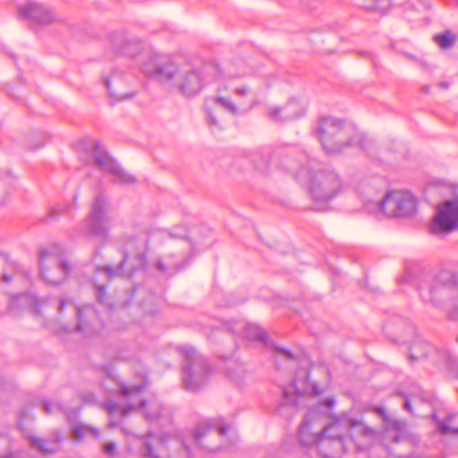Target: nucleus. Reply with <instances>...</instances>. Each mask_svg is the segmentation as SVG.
Instances as JSON below:
<instances>
[{
  "mask_svg": "<svg viewBox=\"0 0 458 458\" xmlns=\"http://www.w3.org/2000/svg\"><path fill=\"white\" fill-rule=\"evenodd\" d=\"M98 253H99V250H96L95 255H97Z\"/></svg>",
  "mask_w": 458,
  "mask_h": 458,
  "instance_id": "3c124183",
  "label": "nucleus"
},
{
  "mask_svg": "<svg viewBox=\"0 0 458 458\" xmlns=\"http://www.w3.org/2000/svg\"><path fill=\"white\" fill-rule=\"evenodd\" d=\"M431 418L436 422L437 428L441 434L458 436V428L450 426V422L454 420V414H448L445 419L439 420L436 413H432Z\"/></svg>",
  "mask_w": 458,
  "mask_h": 458,
  "instance_id": "b1692460",
  "label": "nucleus"
},
{
  "mask_svg": "<svg viewBox=\"0 0 458 458\" xmlns=\"http://www.w3.org/2000/svg\"><path fill=\"white\" fill-rule=\"evenodd\" d=\"M172 257L165 258V260L158 259L157 261V268L163 273H170L177 271L180 267L176 263L172 262Z\"/></svg>",
  "mask_w": 458,
  "mask_h": 458,
  "instance_id": "2f4dec72",
  "label": "nucleus"
},
{
  "mask_svg": "<svg viewBox=\"0 0 458 458\" xmlns=\"http://www.w3.org/2000/svg\"><path fill=\"white\" fill-rule=\"evenodd\" d=\"M311 420L305 416L299 428V437L301 445L316 446L318 453L325 458H335L345 452L344 441L349 425L346 420H335L318 434L311 433Z\"/></svg>",
  "mask_w": 458,
  "mask_h": 458,
  "instance_id": "20e7f679",
  "label": "nucleus"
},
{
  "mask_svg": "<svg viewBox=\"0 0 458 458\" xmlns=\"http://www.w3.org/2000/svg\"><path fill=\"white\" fill-rule=\"evenodd\" d=\"M325 404H326L327 407H332V406L335 404V400H334V398H327V399L325 401Z\"/></svg>",
  "mask_w": 458,
  "mask_h": 458,
  "instance_id": "ea45409f",
  "label": "nucleus"
},
{
  "mask_svg": "<svg viewBox=\"0 0 458 458\" xmlns=\"http://www.w3.org/2000/svg\"><path fill=\"white\" fill-rule=\"evenodd\" d=\"M182 352L185 359L182 372L183 387L187 391L196 392L207 383L211 369L206 359L192 346H182Z\"/></svg>",
  "mask_w": 458,
  "mask_h": 458,
  "instance_id": "0eeeda50",
  "label": "nucleus"
},
{
  "mask_svg": "<svg viewBox=\"0 0 458 458\" xmlns=\"http://www.w3.org/2000/svg\"><path fill=\"white\" fill-rule=\"evenodd\" d=\"M122 240L123 259L119 266L115 269L110 266L98 268V272H103L107 279L116 276H131L137 268L144 265L148 243L149 240H155V238L151 235L140 237L136 234H125Z\"/></svg>",
  "mask_w": 458,
  "mask_h": 458,
  "instance_id": "423d86ee",
  "label": "nucleus"
},
{
  "mask_svg": "<svg viewBox=\"0 0 458 458\" xmlns=\"http://www.w3.org/2000/svg\"><path fill=\"white\" fill-rule=\"evenodd\" d=\"M438 86L441 87L442 89H448L449 83L446 81H441L438 83Z\"/></svg>",
  "mask_w": 458,
  "mask_h": 458,
  "instance_id": "37998d69",
  "label": "nucleus"
},
{
  "mask_svg": "<svg viewBox=\"0 0 458 458\" xmlns=\"http://www.w3.org/2000/svg\"><path fill=\"white\" fill-rule=\"evenodd\" d=\"M349 429L348 433L352 437L355 438L357 436H363L366 437H372L375 434V430L367 425H365L362 421L360 420H351L348 421Z\"/></svg>",
  "mask_w": 458,
  "mask_h": 458,
  "instance_id": "a878e982",
  "label": "nucleus"
},
{
  "mask_svg": "<svg viewBox=\"0 0 458 458\" xmlns=\"http://www.w3.org/2000/svg\"><path fill=\"white\" fill-rule=\"evenodd\" d=\"M110 410H111L113 412H114V411H116V409H115L114 407H112Z\"/></svg>",
  "mask_w": 458,
  "mask_h": 458,
  "instance_id": "8fccbe9b",
  "label": "nucleus"
},
{
  "mask_svg": "<svg viewBox=\"0 0 458 458\" xmlns=\"http://www.w3.org/2000/svg\"><path fill=\"white\" fill-rule=\"evenodd\" d=\"M233 92L234 95H236L240 98H245L250 93V89H249V87H247L245 85H240V86L235 87L233 89Z\"/></svg>",
  "mask_w": 458,
  "mask_h": 458,
  "instance_id": "72a5a7b5",
  "label": "nucleus"
},
{
  "mask_svg": "<svg viewBox=\"0 0 458 458\" xmlns=\"http://www.w3.org/2000/svg\"><path fill=\"white\" fill-rule=\"evenodd\" d=\"M432 345L425 341H417L412 344L410 349V359L411 360H418L421 358L428 356L431 350Z\"/></svg>",
  "mask_w": 458,
  "mask_h": 458,
  "instance_id": "393cba45",
  "label": "nucleus"
},
{
  "mask_svg": "<svg viewBox=\"0 0 458 458\" xmlns=\"http://www.w3.org/2000/svg\"><path fill=\"white\" fill-rule=\"evenodd\" d=\"M377 9L380 11H387L393 4V0H374Z\"/></svg>",
  "mask_w": 458,
  "mask_h": 458,
  "instance_id": "c9c22d12",
  "label": "nucleus"
},
{
  "mask_svg": "<svg viewBox=\"0 0 458 458\" xmlns=\"http://www.w3.org/2000/svg\"><path fill=\"white\" fill-rule=\"evenodd\" d=\"M188 236V230L183 225H177L174 227L171 231L163 229L157 230L151 233V237L155 238V240H162L164 238H172V239H186Z\"/></svg>",
  "mask_w": 458,
  "mask_h": 458,
  "instance_id": "5701e85b",
  "label": "nucleus"
},
{
  "mask_svg": "<svg viewBox=\"0 0 458 458\" xmlns=\"http://www.w3.org/2000/svg\"><path fill=\"white\" fill-rule=\"evenodd\" d=\"M375 411H376V412H377V413L380 414L383 418H385V417H386V411H385V410H384L383 408H381V407H377V408L375 409Z\"/></svg>",
  "mask_w": 458,
  "mask_h": 458,
  "instance_id": "a19ab883",
  "label": "nucleus"
},
{
  "mask_svg": "<svg viewBox=\"0 0 458 458\" xmlns=\"http://www.w3.org/2000/svg\"><path fill=\"white\" fill-rule=\"evenodd\" d=\"M293 392H290L289 390L284 389V404H295L296 396L299 394H302L306 392L304 389H300L297 386V382L295 380L293 381Z\"/></svg>",
  "mask_w": 458,
  "mask_h": 458,
  "instance_id": "c756f323",
  "label": "nucleus"
},
{
  "mask_svg": "<svg viewBox=\"0 0 458 458\" xmlns=\"http://www.w3.org/2000/svg\"><path fill=\"white\" fill-rule=\"evenodd\" d=\"M104 81L109 96L114 100L119 101L133 97L132 93L125 91L126 84L123 77L118 73L115 72L110 78H105Z\"/></svg>",
  "mask_w": 458,
  "mask_h": 458,
  "instance_id": "412c9836",
  "label": "nucleus"
},
{
  "mask_svg": "<svg viewBox=\"0 0 458 458\" xmlns=\"http://www.w3.org/2000/svg\"><path fill=\"white\" fill-rule=\"evenodd\" d=\"M43 409L46 414H51L54 411H61V412H66L65 409L63 405H61L58 403H51L49 402H44L43 403Z\"/></svg>",
  "mask_w": 458,
  "mask_h": 458,
  "instance_id": "473e14b6",
  "label": "nucleus"
},
{
  "mask_svg": "<svg viewBox=\"0 0 458 458\" xmlns=\"http://www.w3.org/2000/svg\"><path fill=\"white\" fill-rule=\"evenodd\" d=\"M21 307L34 314H39V301L36 296L30 293H22L10 300V309L14 310Z\"/></svg>",
  "mask_w": 458,
  "mask_h": 458,
  "instance_id": "4be33fe9",
  "label": "nucleus"
},
{
  "mask_svg": "<svg viewBox=\"0 0 458 458\" xmlns=\"http://www.w3.org/2000/svg\"><path fill=\"white\" fill-rule=\"evenodd\" d=\"M77 326L76 330L89 336L97 333V329L93 327V322L98 319V313L92 306L87 305L76 308Z\"/></svg>",
  "mask_w": 458,
  "mask_h": 458,
  "instance_id": "6ab92c4d",
  "label": "nucleus"
},
{
  "mask_svg": "<svg viewBox=\"0 0 458 458\" xmlns=\"http://www.w3.org/2000/svg\"><path fill=\"white\" fill-rule=\"evenodd\" d=\"M316 134L328 154L340 153L352 146H357L361 150L365 149V137L353 125L340 119L321 118L316 128Z\"/></svg>",
  "mask_w": 458,
  "mask_h": 458,
  "instance_id": "39448f33",
  "label": "nucleus"
},
{
  "mask_svg": "<svg viewBox=\"0 0 458 458\" xmlns=\"http://www.w3.org/2000/svg\"><path fill=\"white\" fill-rule=\"evenodd\" d=\"M87 152L92 157L99 169L114 176V182L133 184L136 182L134 175L124 171L119 164L108 156L104 146L100 142L94 140L91 146L87 148Z\"/></svg>",
  "mask_w": 458,
  "mask_h": 458,
  "instance_id": "9b49d317",
  "label": "nucleus"
},
{
  "mask_svg": "<svg viewBox=\"0 0 458 458\" xmlns=\"http://www.w3.org/2000/svg\"><path fill=\"white\" fill-rule=\"evenodd\" d=\"M65 307V301L64 300H61L60 301V305H59V310L62 311Z\"/></svg>",
  "mask_w": 458,
  "mask_h": 458,
  "instance_id": "a18cd8bd",
  "label": "nucleus"
},
{
  "mask_svg": "<svg viewBox=\"0 0 458 458\" xmlns=\"http://www.w3.org/2000/svg\"><path fill=\"white\" fill-rule=\"evenodd\" d=\"M2 278H3V281H4V282H6V283H8V282H10V281H11V278H10V277L8 276V275H7V274H5V273H4V274L2 275Z\"/></svg>",
  "mask_w": 458,
  "mask_h": 458,
  "instance_id": "c03bdc74",
  "label": "nucleus"
},
{
  "mask_svg": "<svg viewBox=\"0 0 458 458\" xmlns=\"http://www.w3.org/2000/svg\"><path fill=\"white\" fill-rule=\"evenodd\" d=\"M64 439V434L60 430L55 429L50 432L47 438L32 436L29 437V442L32 448L37 449L41 454H51L61 449Z\"/></svg>",
  "mask_w": 458,
  "mask_h": 458,
  "instance_id": "f3484780",
  "label": "nucleus"
},
{
  "mask_svg": "<svg viewBox=\"0 0 458 458\" xmlns=\"http://www.w3.org/2000/svg\"><path fill=\"white\" fill-rule=\"evenodd\" d=\"M434 41L442 48H450L454 46L455 38L453 33L446 30L434 36Z\"/></svg>",
  "mask_w": 458,
  "mask_h": 458,
  "instance_id": "cd10ccee",
  "label": "nucleus"
},
{
  "mask_svg": "<svg viewBox=\"0 0 458 458\" xmlns=\"http://www.w3.org/2000/svg\"><path fill=\"white\" fill-rule=\"evenodd\" d=\"M324 450H326L327 452H332V451H334V445L332 444H329V445H326V448Z\"/></svg>",
  "mask_w": 458,
  "mask_h": 458,
  "instance_id": "49530a36",
  "label": "nucleus"
},
{
  "mask_svg": "<svg viewBox=\"0 0 458 458\" xmlns=\"http://www.w3.org/2000/svg\"><path fill=\"white\" fill-rule=\"evenodd\" d=\"M305 112L304 106L296 98H290L282 106H271L267 110L270 120L278 123L288 122L301 117Z\"/></svg>",
  "mask_w": 458,
  "mask_h": 458,
  "instance_id": "dca6fc26",
  "label": "nucleus"
},
{
  "mask_svg": "<svg viewBox=\"0 0 458 458\" xmlns=\"http://www.w3.org/2000/svg\"><path fill=\"white\" fill-rule=\"evenodd\" d=\"M458 226V198L437 207V215L429 225L432 233H449Z\"/></svg>",
  "mask_w": 458,
  "mask_h": 458,
  "instance_id": "ddd939ff",
  "label": "nucleus"
},
{
  "mask_svg": "<svg viewBox=\"0 0 458 458\" xmlns=\"http://www.w3.org/2000/svg\"><path fill=\"white\" fill-rule=\"evenodd\" d=\"M403 408L405 410H407L408 411H410L411 413H412V411H411V403L409 400H406L404 404H403Z\"/></svg>",
  "mask_w": 458,
  "mask_h": 458,
  "instance_id": "58836bf2",
  "label": "nucleus"
},
{
  "mask_svg": "<svg viewBox=\"0 0 458 458\" xmlns=\"http://www.w3.org/2000/svg\"><path fill=\"white\" fill-rule=\"evenodd\" d=\"M208 123H209V125H212V124L216 125L217 124L216 120L211 114L208 115Z\"/></svg>",
  "mask_w": 458,
  "mask_h": 458,
  "instance_id": "79ce46f5",
  "label": "nucleus"
},
{
  "mask_svg": "<svg viewBox=\"0 0 458 458\" xmlns=\"http://www.w3.org/2000/svg\"><path fill=\"white\" fill-rule=\"evenodd\" d=\"M40 274L46 282L57 285L63 283L71 272V265L50 250H42L39 256Z\"/></svg>",
  "mask_w": 458,
  "mask_h": 458,
  "instance_id": "f8f14e48",
  "label": "nucleus"
},
{
  "mask_svg": "<svg viewBox=\"0 0 458 458\" xmlns=\"http://www.w3.org/2000/svg\"><path fill=\"white\" fill-rule=\"evenodd\" d=\"M145 388V384L122 385L120 386V394L127 403L126 407L123 406L117 410L123 417H125L130 411L141 407L148 420L153 421L159 419L163 411L161 403L155 398L148 401H143L140 398V394Z\"/></svg>",
  "mask_w": 458,
  "mask_h": 458,
  "instance_id": "1a4fd4ad",
  "label": "nucleus"
},
{
  "mask_svg": "<svg viewBox=\"0 0 458 458\" xmlns=\"http://www.w3.org/2000/svg\"><path fill=\"white\" fill-rule=\"evenodd\" d=\"M94 286H95V294H96V298H97L98 301L102 305L111 308L112 304H111V302H109L108 296L106 293L105 284H98L95 280Z\"/></svg>",
  "mask_w": 458,
  "mask_h": 458,
  "instance_id": "7c9ffc66",
  "label": "nucleus"
},
{
  "mask_svg": "<svg viewBox=\"0 0 458 458\" xmlns=\"http://www.w3.org/2000/svg\"><path fill=\"white\" fill-rule=\"evenodd\" d=\"M228 329L233 334L242 335V337L249 340H259L267 344V335L261 327L255 324L246 323L245 321L240 320L233 323Z\"/></svg>",
  "mask_w": 458,
  "mask_h": 458,
  "instance_id": "aec40b11",
  "label": "nucleus"
},
{
  "mask_svg": "<svg viewBox=\"0 0 458 458\" xmlns=\"http://www.w3.org/2000/svg\"><path fill=\"white\" fill-rule=\"evenodd\" d=\"M269 162L285 169L301 183L307 184L311 197L318 201H328L342 190V180L333 169L318 168V162L293 148L276 149Z\"/></svg>",
  "mask_w": 458,
  "mask_h": 458,
  "instance_id": "f257e3e1",
  "label": "nucleus"
},
{
  "mask_svg": "<svg viewBox=\"0 0 458 458\" xmlns=\"http://www.w3.org/2000/svg\"><path fill=\"white\" fill-rule=\"evenodd\" d=\"M313 391H314V393H315V394H319V392H318V389H317V386H313Z\"/></svg>",
  "mask_w": 458,
  "mask_h": 458,
  "instance_id": "09e8293b",
  "label": "nucleus"
},
{
  "mask_svg": "<svg viewBox=\"0 0 458 458\" xmlns=\"http://www.w3.org/2000/svg\"><path fill=\"white\" fill-rule=\"evenodd\" d=\"M418 291L424 302L433 305L445 300H458V282H454L445 275L423 279L418 285Z\"/></svg>",
  "mask_w": 458,
  "mask_h": 458,
  "instance_id": "6e6552de",
  "label": "nucleus"
},
{
  "mask_svg": "<svg viewBox=\"0 0 458 458\" xmlns=\"http://www.w3.org/2000/svg\"><path fill=\"white\" fill-rule=\"evenodd\" d=\"M89 433L92 434L93 436H98V430L94 428L81 424L75 425L72 428L73 437L78 441L82 440L84 437Z\"/></svg>",
  "mask_w": 458,
  "mask_h": 458,
  "instance_id": "c85d7f7f",
  "label": "nucleus"
},
{
  "mask_svg": "<svg viewBox=\"0 0 458 458\" xmlns=\"http://www.w3.org/2000/svg\"><path fill=\"white\" fill-rule=\"evenodd\" d=\"M61 214V209L59 208H53L49 210L48 216L49 219H56Z\"/></svg>",
  "mask_w": 458,
  "mask_h": 458,
  "instance_id": "e433bc0d",
  "label": "nucleus"
},
{
  "mask_svg": "<svg viewBox=\"0 0 458 458\" xmlns=\"http://www.w3.org/2000/svg\"><path fill=\"white\" fill-rule=\"evenodd\" d=\"M110 219L106 201L101 195L97 196L88 216L89 233L96 237L106 239L108 234V222Z\"/></svg>",
  "mask_w": 458,
  "mask_h": 458,
  "instance_id": "4468645a",
  "label": "nucleus"
},
{
  "mask_svg": "<svg viewBox=\"0 0 458 458\" xmlns=\"http://www.w3.org/2000/svg\"><path fill=\"white\" fill-rule=\"evenodd\" d=\"M103 452L106 455L111 457L116 454V445L114 442H108L103 445Z\"/></svg>",
  "mask_w": 458,
  "mask_h": 458,
  "instance_id": "f704fd0d",
  "label": "nucleus"
},
{
  "mask_svg": "<svg viewBox=\"0 0 458 458\" xmlns=\"http://www.w3.org/2000/svg\"><path fill=\"white\" fill-rule=\"evenodd\" d=\"M394 426L396 427V428H401V422H398V421H395L394 422Z\"/></svg>",
  "mask_w": 458,
  "mask_h": 458,
  "instance_id": "de8ad7c7",
  "label": "nucleus"
},
{
  "mask_svg": "<svg viewBox=\"0 0 458 458\" xmlns=\"http://www.w3.org/2000/svg\"><path fill=\"white\" fill-rule=\"evenodd\" d=\"M153 62V64L144 67L148 76L162 81L174 80V85L186 97L198 94L205 85L216 81L221 75L219 66L214 63H205L199 68L177 69L169 61L157 64L155 58Z\"/></svg>",
  "mask_w": 458,
  "mask_h": 458,
  "instance_id": "7ed1b4c3",
  "label": "nucleus"
},
{
  "mask_svg": "<svg viewBox=\"0 0 458 458\" xmlns=\"http://www.w3.org/2000/svg\"><path fill=\"white\" fill-rule=\"evenodd\" d=\"M18 16L30 25H47L54 21L52 12L37 2H29L18 9Z\"/></svg>",
  "mask_w": 458,
  "mask_h": 458,
  "instance_id": "2eb2a0df",
  "label": "nucleus"
},
{
  "mask_svg": "<svg viewBox=\"0 0 458 458\" xmlns=\"http://www.w3.org/2000/svg\"><path fill=\"white\" fill-rule=\"evenodd\" d=\"M123 55H126L131 58L140 57V69L144 73L148 75V73L144 71V67L147 64H153V59L157 58V64H163L164 62L161 60V56L158 55H154L149 51L143 50L142 44L136 40L127 41L121 50Z\"/></svg>",
  "mask_w": 458,
  "mask_h": 458,
  "instance_id": "a211bd4d",
  "label": "nucleus"
},
{
  "mask_svg": "<svg viewBox=\"0 0 458 458\" xmlns=\"http://www.w3.org/2000/svg\"><path fill=\"white\" fill-rule=\"evenodd\" d=\"M377 209L389 217H410L416 213L417 199L406 191H389L378 202Z\"/></svg>",
  "mask_w": 458,
  "mask_h": 458,
  "instance_id": "9d476101",
  "label": "nucleus"
},
{
  "mask_svg": "<svg viewBox=\"0 0 458 458\" xmlns=\"http://www.w3.org/2000/svg\"><path fill=\"white\" fill-rule=\"evenodd\" d=\"M276 351L279 352H282L284 353V355H286L287 357H292V354L289 351L285 350V349H283V348H276Z\"/></svg>",
  "mask_w": 458,
  "mask_h": 458,
  "instance_id": "4c0bfd02",
  "label": "nucleus"
},
{
  "mask_svg": "<svg viewBox=\"0 0 458 458\" xmlns=\"http://www.w3.org/2000/svg\"><path fill=\"white\" fill-rule=\"evenodd\" d=\"M228 429L229 426L225 424L200 423L182 441L178 454L170 452L168 439L165 435L148 434L139 438V451L144 458H191V445L208 451H215L219 448L217 439L224 437Z\"/></svg>",
  "mask_w": 458,
  "mask_h": 458,
  "instance_id": "f03ea898",
  "label": "nucleus"
},
{
  "mask_svg": "<svg viewBox=\"0 0 458 458\" xmlns=\"http://www.w3.org/2000/svg\"><path fill=\"white\" fill-rule=\"evenodd\" d=\"M214 102L233 115H237L239 114L237 106L229 97L218 96L214 98Z\"/></svg>",
  "mask_w": 458,
  "mask_h": 458,
  "instance_id": "bb28decb",
  "label": "nucleus"
}]
</instances>
